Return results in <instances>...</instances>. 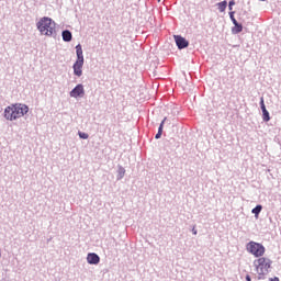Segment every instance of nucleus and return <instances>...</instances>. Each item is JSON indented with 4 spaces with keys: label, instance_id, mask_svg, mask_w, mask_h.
<instances>
[{
    "label": "nucleus",
    "instance_id": "1",
    "mask_svg": "<svg viewBox=\"0 0 281 281\" xmlns=\"http://www.w3.org/2000/svg\"><path fill=\"white\" fill-rule=\"evenodd\" d=\"M27 113H30V108L23 103H14L4 109V117L9 122H14V120H19V117H23Z\"/></svg>",
    "mask_w": 281,
    "mask_h": 281
},
{
    "label": "nucleus",
    "instance_id": "2",
    "mask_svg": "<svg viewBox=\"0 0 281 281\" xmlns=\"http://www.w3.org/2000/svg\"><path fill=\"white\" fill-rule=\"evenodd\" d=\"M36 27L42 36H56V22L49 16L42 18Z\"/></svg>",
    "mask_w": 281,
    "mask_h": 281
},
{
    "label": "nucleus",
    "instance_id": "3",
    "mask_svg": "<svg viewBox=\"0 0 281 281\" xmlns=\"http://www.w3.org/2000/svg\"><path fill=\"white\" fill-rule=\"evenodd\" d=\"M75 49H76L77 59L72 65L74 76H77L78 78H80V76H82V67H85V55L82 54V45L78 44L75 47Z\"/></svg>",
    "mask_w": 281,
    "mask_h": 281
},
{
    "label": "nucleus",
    "instance_id": "4",
    "mask_svg": "<svg viewBox=\"0 0 281 281\" xmlns=\"http://www.w3.org/2000/svg\"><path fill=\"white\" fill-rule=\"evenodd\" d=\"M254 265L259 276H267V273H269V269H271V265H273V261L269 258L260 257L254 261Z\"/></svg>",
    "mask_w": 281,
    "mask_h": 281
},
{
    "label": "nucleus",
    "instance_id": "5",
    "mask_svg": "<svg viewBox=\"0 0 281 281\" xmlns=\"http://www.w3.org/2000/svg\"><path fill=\"white\" fill-rule=\"evenodd\" d=\"M246 250L248 254L255 256V258H262V256H265V251H267L262 244L256 241H249L246 245Z\"/></svg>",
    "mask_w": 281,
    "mask_h": 281
},
{
    "label": "nucleus",
    "instance_id": "6",
    "mask_svg": "<svg viewBox=\"0 0 281 281\" xmlns=\"http://www.w3.org/2000/svg\"><path fill=\"white\" fill-rule=\"evenodd\" d=\"M173 38L178 49H186L187 47L190 46V42L181 35H173Z\"/></svg>",
    "mask_w": 281,
    "mask_h": 281
},
{
    "label": "nucleus",
    "instance_id": "7",
    "mask_svg": "<svg viewBox=\"0 0 281 281\" xmlns=\"http://www.w3.org/2000/svg\"><path fill=\"white\" fill-rule=\"evenodd\" d=\"M70 98H85V86L77 85L69 93Z\"/></svg>",
    "mask_w": 281,
    "mask_h": 281
},
{
    "label": "nucleus",
    "instance_id": "8",
    "mask_svg": "<svg viewBox=\"0 0 281 281\" xmlns=\"http://www.w3.org/2000/svg\"><path fill=\"white\" fill-rule=\"evenodd\" d=\"M88 265H100V256L95 252H89L87 255Z\"/></svg>",
    "mask_w": 281,
    "mask_h": 281
},
{
    "label": "nucleus",
    "instance_id": "9",
    "mask_svg": "<svg viewBox=\"0 0 281 281\" xmlns=\"http://www.w3.org/2000/svg\"><path fill=\"white\" fill-rule=\"evenodd\" d=\"M61 38L64 43H71L74 35L71 34V31L69 30H64L61 32Z\"/></svg>",
    "mask_w": 281,
    "mask_h": 281
},
{
    "label": "nucleus",
    "instance_id": "10",
    "mask_svg": "<svg viewBox=\"0 0 281 281\" xmlns=\"http://www.w3.org/2000/svg\"><path fill=\"white\" fill-rule=\"evenodd\" d=\"M116 172H117L116 180L122 181V179H124V176L126 175V169H124V167H122V165H119Z\"/></svg>",
    "mask_w": 281,
    "mask_h": 281
},
{
    "label": "nucleus",
    "instance_id": "11",
    "mask_svg": "<svg viewBox=\"0 0 281 281\" xmlns=\"http://www.w3.org/2000/svg\"><path fill=\"white\" fill-rule=\"evenodd\" d=\"M234 27H232V33L233 34H240V32H243V24H240L239 22H235Z\"/></svg>",
    "mask_w": 281,
    "mask_h": 281
},
{
    "label": "nucleus",
    "instance_id": "12",
    "mask_svg": "<svg viewBox=\"0 0 281 281\" xmlns=\"http://www.w3.org/2000/svg\"><path fill=\"white\" fill-rule=\"evenodd\" d=\"M260 212H262L261 204H257L256 207L251 210V213L255 215V218H258V216H260Z\"/></svg>",
    "mask_w": 281,
    "mask_h": 281
},
{
    "label": "nucleus",
    "instance_id": "13",
    "mask_svg": "<svg viewBox=\"0 0 281 281\" xmlns=\"http://www.w3.org/2000/svg\"><path fill=\"white\" fill-rule=\"evenodd\" d=\"M216 5H217V10H220V12H225V10H227V0L218 2Z\"/></svg>",
    "mask_w": 281,
    "mask_h": 281
},
{
    "label": "nucleus",
    "instance_id": "14",
    "mask_svg": "<svg viewBox=\"0 0 281 281\" xmlns=\"http://www.w3.org/2000/svg\"><path fill=\"white\" fill-rule=\"evenodd\" d=\"M262 120H263V122H269L271 120V116H270L268 110L262 112Z\"/></svg>",
    "mask_w": 281,
    "mask_h": 281
},
{
    "label": "nucleus",
    "instance_id": "15",
    "mask_svg": "<svg viewBox=\"0 0 281 281\" xmlns=\"http://www.w3.org/2000/svg\"><path fill=\"white\" fill-rule=\"evenodd\" d=\"M234 14H236V11H229L228 12V15H229V19L232 21V23H238V20H236V18L234 16Z\"/></svg>",
    "mask_w": 281,
    "mask_h": 281
},
{
    "label": "nucleus",
    "instance_id": "16",
    "mask_svg": "<svg viewBox=\"0 0 281 281\" xmlns=\"http://www.w3.org/2000/svg\"><path fill=\"white\" fill-rule=\"evenodd\" d=\"M259 104H260L261 112L267 111V105H265V98L263 97L260 98Z\"/></svg>",
    "mask_w": 281,
    "mask_h": 281
},
{
    "label": "nucleus",
    "instance_id": "17",
    "mask_svg": "<svg viewBox=\"0 0 281 281\" xmlns=\"http://www.w3.org/2000/svg\"><path fill=\"white\" fill-rule=\"evenodd\" d=\"M166 120L167 117H165L161 123L159 124V127H158V133H162L164 134V125L166 124Z\"/></svg>",
    "mask_w": 281,
    "mask_h": 281
},
{
    "label": "nucleus",
    "instance_id": "18",
    "mask_svg": "<svg viewBox=\"0 0 281 281\" xmlns=\"http://www.w3.org/2000/svg\"><path fill=\"white\" fill-rule=\"evenodd\" d=\"M79 138L80 139H89V134L85 133V132H78Z\"/></svg>",
    "mask_w": 281,
    "mask_h": 281
},
{
    "label": "nucleus",
    "instance_id": "19",
    "mask_svg": "<svg viewBox=\"0 0 281 281\" xmlns=\"http://www.w3.org/2000/svg\"><path fill=\"white\" fill-rule=\"evenodd\" d=\"M234 5H236V1L235 0H231L228 2V10L232 12V10H234Z\"/></svg>",
    "mask_w": 281,
    "mask_h": 281
},
{
    "label": "nucleus",
    "instance_id": "20",
    "mask_svg": "<svg viewBox=\"0 0 281 281\" xmlns=\"http://www.w3.org/2000/svg\"><path fill=\"white\" fill-rule=\"evenodd\" d=\"M161 135H164L161 132H157L155 139H161Z\"/></svg>",
    "mask_w": 281,
    "mask_h": 281
},
{
    "label": "nucleus",
    "instance_id": "21",
    "mask_svg": "<svg viewBox=\"0 0 281 281\" xmlns=\"http://www.w3.org/2000/svg\"><path fill=\"white\" fill-rule=\"evenodd\" d=\"M269 281H280V278H278V277L270 278Z\"/></svg>",
    "mask_w": 281,
    "mask_h": 281
},
{
    "label": "nucleus",
    "instance_id": "22",
    "mask_svg": "<svg viewBox=\"0 0 281 281\" xmlns=\"http://www.w3.org/2000/svg\"><path fill=\"white\" fill-rule=\"evenodd\" d=\"M192 234H193L194 236H196L198 232H196V228H195V227L192 228Z\"/></svg>",
    "mask_w": 281,
    "mask_h": 281
},
{
    "label": "nucleus",
    "instance_id": "23",
    "mask_svg": "<svg viewBox=\"0 0 281 281\" xmlns=\"http://www.w3.org/2000/svg\"><path fill=\"white\" fill-rule=\"evenodd\" d=\"M246 281H251V276L247 274L246 276Z\"/></svg>",
    "mask_w": 281,
    "mask_h": 281
},
{
    "label": "nucleus",
    "instance_id": "24",
    "mask_svg": "<svg viewBox=\"0 0 281 281\" xmlns=\"http://www.w3.org/2000/svg\"><path fill=\"white\" fill-rule=\"evenodd\" d=\"M161 1V0H158V2Z\"/></svg>",
    "mask_w": 281,
    "mask_h": 281
}]
</instances>
